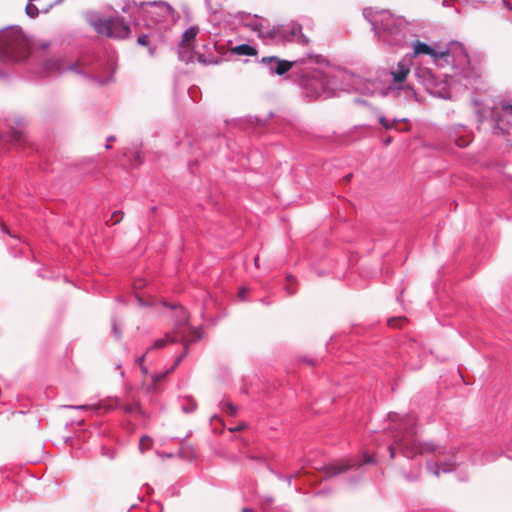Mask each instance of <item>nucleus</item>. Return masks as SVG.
I'll return each mask as SVG.
<instances>
[{
    "mask_svg": "<svg viewBox=\"0 0 512 512\" xmlns=\"http://www.w3.org/2000/svg\"><path fill=\"white\" fill-rule=\"evenodd\" d=\"M415 424L416 417L414 415H407L403 420L401 433L394 436L395 443L400 448L402 454L408 458L428 452L443 454L444 449L441 447H437L432 443H418L416 441V431L413 429Z\"/></svg>",
    "mask_w": 512,
    "mask_h": 512,
    "instance_id": "1",
    "label": "nucleus"
},
{
    "mask_svg": "<svg viewBox=\"0 0 512 512\" xmlns=\"http://www.w3.org/2000/svg\"><path fill=\"white\" fill-rule=\"evenodd\" d=\"M30 52V43L18 27L0 31V57L7 60H23Z\"/></svg>",
    "mask_w": 512,
    "mask_h": 512,
    "instance_id": "2",
    "label": "nucleus"
},
{
    "mask_svg": "<svg viewBox=\"0 0 512 512\" xmlns=\"http://www.w3.org/2000/svg\"><path fill=\"white\" fill-rule=\"evenodd\" d=\"M89 24L98 34L109 38L125 39L131 33L130 27L119 17H92Z\"/></svg>",
    "mask_w": 512,
    "mask_h": 512,
    "instance_id": "3",
    "label": "nucleus"
},
{
    "mask_svg": "<svg viewBox=\"0 0 512 512\" xmlns=\"http://www.w3.org/2000/svg\"><path fill=\"white\" fill-rule=\"evenodd\" d=\"M176 316L178 317V321L174 327L173 334L180 337L181 343L184 345L185 351H187L189 343L200 338V334L198 330L194 327H189L188 333H186V331L182 329V326L187 325L189 320L187 312L185 311L184 308L179 307L176 310ZM183 355L185 356L186 352H184Z\"/></svg>",
    "mask_w": 512,
    "mask_h": 512,
    "instance_id": "4",
    "label": "nucleus"
},
{
    "mask_svg": "<svg viewBox=\"0 0 512 512\" xmlns=\"http://www.w3.org/2000/svg\"><path fill=\"white\" fill-rule=\"evenodd\" d=\"M278 35L280 38L288 42H296L302 45L309 43L308 37H306L302 32V26L297 23H292L287 27L279 30Z\"/></svg>",
    "mask_w": 512,
    "mask_h": 512,
    "instance_id": "5",
    "label": "nucleus"
},
{
    "mask_svg": "<svg viewBox=\"0 0 512 512\" xmlns=\"http://www.w3.org/2000/svg\"><path fill=\"white\" fill-rule=\"evenodd\" d=\"M261 63L266 65L271 72H274L279 76L287 73L295 64V62L279 59L276 56L263 57L261 59Z\"/></svg>",
    "mask_w": 512,
    "mask_h": 512,
    "instance_id": "6",
    "label": "nucleus"
},
{
    "mask_svg": "<svg viewBox=\"0 0 512 512\" xmlns=\"http://www.w3.org/2000/svg\"><path fill=\"white\" fill-rule=\"evenodd\" d=\"M100 407L105 408L107 411L114 409V408H121L125 413L127 414H133V413H142V409L139 406L138 402H132L127 404H121L120 400L115 398L114 400H110L109 404H99L95 405L93 408L98 409Z\"/></svg>",
    "mask_w": 512,
    "mask_h": 512,
    "instance_id": "7",
    "label": "nucleus"
},
{
    "mask_svg": "<svg viewBox=\"0 0 512 512\" xmlns=\"http://www.w3.org/2000/svg\"><path fill=\"white\" fill-rule=\"evenodd\" d=\"M353 466L349 460H342L337 463H332L323 466L319 470L325 475V477H334L348 471Z\"/></svg>",
    "mask_w": 512,
    "mask_h": 512,
    "instance_id": "8",
    "label": "nucleus"
},
{
    "mask_svg": "<svg viewBox=\"0 0 512 512\" xmlns=\"http://www.w3.org/2000/svg\"><path fill=\"white\" fill-rule=\"evenodd\" d=\"M410 74V65L405 62H399L397 64V68L391 71V75L393 77V81L395 83H402L406 80L407 76Z\"/></svg>",
    "mask_w": 512,
    "mask_h": 512,
    "instance_id": "9",
    "label": "nucleus"
},
{
    "mask_svg": "<svg viewBox=\"0 0 512 512\" xmlns=\"http://www.w3.org/2000/svg\"><path fill=\"white\" fill-rule=\"evenodd\" d=\"M414 54L417 56L419 54H427L431 55L435 58H443L448 55V52H440L436 53L430 46L420 41H417L414 45Z\"/></svg>",
    "mask_w": 512,
    "mask_h": 512,
    "instance_id": "10",
    "label": "nucleus"
},
{
    "mask_svg": "<svg viewBox=\"0 0 512 512\" xmlns=\"http://www.w3.org/2000/svg\"><path fill=\"white\" fill-rule=\"evenodd\" d=\"M232 52L237 55H247V56H256L258 53L254 47H252L248 44H241V45L235 46L234 48H232Z\"/></svg>",
    "mask_w": 512,
    "mask_h": 512,
    "instance_id": "11",
    "label": "nucleus"
},
{
    "mask_svg": "<svg viewBox=\"0 0 512 512\" xmlns=\"http://www.w3.org/2000/svg\"><path fill=\"white\" fill-rule=\"evenodd\" d=\"M177 341L175 336H172L170 334H166L164 338L157 339L154 341L153 345L147 349L146 353L153 349H162L164 348L168 343H175Z\"/></svg>",
    "mask_w": 512,
    "mask_h": 512,
    "instance_id": "12",
    "label": "nucleus"
},
{
    "mask_svg": "<svg viewBox=\"0 0 512 512\" xmlns=\"http://www.w3.org/2000/svg\"><path fill=\"white\" fill-rule=\"evenodd\" d=\"M198 31L199 29L197 27H190L188 30H186L183 34V45L190 47L191 43L195 40Z\"/></svg>",
    "mask_w": 512,
    "mask_h": 512,
    "instance_id": "13",
    "label": "nucleus"
},
{
    "mask_svg": "<svg viewBox=\"0 0 512 512\" xmlns=\"http://www.w3.org/2000/svg\"><path fill=\"white\" fill-rule=\"evenodd\" d=\"M153 446V439L149 436H142L140 439L139 450L143 454Z\"/></svg>",
    "mask_w": 512,
    "mask_h": 512,
    "instance_id": "14",
    "label": "nucleus"
},
{
    "mask_svg": "<svg viewBox=\"0 0 512 512\" xmlns=\"http://www.w3.org/2000/svg\"><path fill=\"white\" fill-rule=\"evenodd\" d=\"M440 469L444 472V473H447V472H450L454 469V463L452 462H447V463H443L441 465V467L436 464L434 469H433V473L436 477H438L440 475Z\"/></svg>",
    "mask_w": 512,
    "mask_h": 512,
    "instance_id": "15",
    "label": "nucleus"
},
{
    "mask_svg": "<svg viewBox=\"0 0 512 512\" xmlns=\"http://www.w3.org/2000/svg\"><path fill=\"white\" fill-rule=\"evenodd\" d=\"M183 357H184V355L179 356L176 359L174 366L170 370H168L167 372H165L163 374L153 375L152 376L153 383L156 384L158 381H162L171 371L174 370V368L177 365H179V363L182 361Z\"/></svg>",
    "mask_w": 512,
    "mask_h": 512,
    "instance_id": "16",
    "label": "nucleus"
},
{
    "mask_svg": "<svg viewBox=\"0 0 512 512\" xmlns=\"http://www.w3.org/2000/svg\"><path fill=\"white\" fill-rule=\"evenodd\" d=\"M123 217H124V212L123 211H120V210L114 211L112 213V215H111L110 220H108L106 222V225L109 226L111 223L112 224H117V223L122 221Z\"/></svg>",
    "mask_w": 512,
    "mask_h": 512,
    "instance_id": "17",
    "label": "nucleus"
},
{
    "mask_svg": "<svg viewBox=\"0 0 512 512\" xmlns=\"http://www.w3.org/2000/svg\"><path fill=\"white\" fill-rule=\"evenodd\" d=\"M406 322H407V318L404 316H401V317L389 319L388 325L393 328H400Z\"/></svg>",
    "mask_w": 512,
    "mask_h": 512,
    "instance_id": "18",
    "label": "nucleus"
},
{
    "mask_svg": "<svg viewBox=\"0 0 512 512\" xmlns=\"http://www.w3.org/2000/svg\"><path fill=\"white\" fill-rule=\"evenodd\" d=\"M223 409L230 416H235L236 413H237V407L233 403H231V402H226L224 404Z\"/></svg>",
    "mask_w": 512,
    "mask_h": 512,
    "instance_id": "19",
    "label": "nucleus"
},
{
    "mask_svg": "<svg viewBox=\"0 0 512 512\" xmlns=\"http://www.w3.org/2000/svg\"><path fill=\"white\" fill-rule=\"evenodd\" d=\"M23 139V134L20 131H13L11 134V141L13 142H21Z\"/></svg>",
    "mask_w": 512,
    "mask_h": 512,
    "instance_id": "20",
    "label": "nucleus"
},
{
    "mask_svg": "<svg viewBox=\"0 0 512 512\" xmlns=\"http://www.w3.org/2000/svg\"><path fill=\"white\" fill-rule=\"evenodd\" d=\"M137 43L142 46H147L149 44V37L146 34H143L138 37Z\"/></svg>",
    "mask_w": 512,
    "mask_h": 512,
    "instance_id": "21",
    "label": "nucleus"
},
{
    "mask_svg": "<svg viewBox=\"0 0 512 512\" xmlns=\"http://www.w3.org/2000/svg\"><path fill=\"white\" fill-rule=\"evenodd\" d=\"M145 355H146V353H145L144 355H142V356L138 359V363H139V365H140V369H141V371H142V373H143V374H147V373H148L147 368L143 366V361H144Z\"/></svg>",
    "mask_w": 512,
    "mask_h": 512,
    "instance_id": "22",
    "label": "nucleus"
},
{
    "mask_svg": "<svg viewBox=\"0 0 512 512\" xmlns=\"http://www.w3.org/2000/svg\"><path fill=\"white\" fill-rule=\"evenodd\" d=\"M26 11L27 13L30 15V16H35V12H37V8L32 5V4H29L27 5L26 7Z\"/></svg>",
    "mask_w": 512,
    "mask_h": 512,
    "instance_id": "23",
    "label": "nucleus"
},
{
    "mask_svg": "<svg viewBox=\"0 0 512 512\" xmlns=\"http://www.w3.org/2000/svg\"><path fill=\"white\" fill-rule=\"evenodd\" d=\"M379 121L387 129H390L393 127V123H389L385 117H380Z\"/></svg>",
    "mask_w": 512,
    "mask_h": 512,
    "instance_id": "24",
    "label": "nucleus"
},
{
    "mask_svg": "<svg viewBox=\"0 0 512 512\" xmlns=\"http://www.w3.org/2000/svg\"><path fill=\"white\" fill-rule=\"evenodd\" d=\"M145 285H146V281L143 280V279H139V280L135 281L134 288L135 289H142V288L145 287Z\"/></svg>",
    "mask_w": 512,
    "mask_h": 512,
    "instance_id": "25",
    "label": "nucleus"
},
{
    "mask_svg": "<svg viewBox=\"0 0 512 512\" xmlns=\"http://www.w3.org/2000/svg\"><path fill=\"white\" fill-rule=\"evenodd\" d=\"M374 457L372 455L364 454V463H373Z\"/></svg>",
    "mask_w": 512,
    "mask_h": 512,
    "instance_id": "26",
    "label": "nucleus"
},
{
    "mask_svg": "<svg viewBox=\"0 0 512 512\" xmlns=\"http://www.w3.org/2000/svg\"><path fill=\"white\" fill-rule=\"evenodd\" d=\"M456 143H457V145H458V146H460V147H465V146H467V145H468L469 140H467V139H463V140H461V141H457Z\"/></svg>",
    "mask_w": 512,
    "mask_h": 512,
    "instance_id": "27",
    "label": "nucleus"
},
{
    "mask_svg": "<svg viewBox=\"0 0 512 512\" xmlns=\"http://www.w3.org/2000/svg\"><path fill=\"white\" fill-rule=\"evenodd\" d=\"M388 450H389V453H390V458L394 459V457H395V448H394V446L393 445L389 446Z\"/></svg>",
    "mask_w": 512,
    "mask_h": 512,
    "instance_id": "28",
    "label": "nucleus"
},
{
    "mask_svg": "<svg viewBox=\"0 0 512 512\" xmlns=\"http://www.w3.org/2000/svg\"><path fill=\"white\" fill-rule=\"evenodd\" d=\"M113 331H114L116 337H120L121 336V331L119 330V328L117 327L116 324H113Z\"/></svg>",
    "mask_w": 512,
    "mask_h": 512,
    "instance_id": "29",
    "label": "nucleus"
},
{
    "mask_svg": "<svg viewBox=\"0 0 512 512\" xmlns=\"http://www.w3.org/2000/svg\"><path fill=\"white\" fill-rule=\"evenodd\" d=\"M246 428V425L245 424H241L239 426H237L236 428H233V429H230L231 431H242Z\"/></svg>",
    "mask_w": 512,
    "mask_h": 512,
    "instance_id": "30",
    "label": "nucleus"
},
{
    "mask_svg": "<svg viewBox=\"0 0 512 512\" xmlns=\"http://www.w3.org/2000/svg\"><path fill=\"white\" fill-rule=\"evenodd\" d=\"M246 291H247L246 288H241L239 290V297L243 299Z\"/></svg>",
    "mask_w": 512,
    "mask_h": 512,
    "instance_id": "31",
    "label": "nucleus"
},
{
    "mask_svg": "<svg viewBox=\"0 0 512 512\" xmlns=\"http://www.w3.org/2000/svg\"><path fill=\"white\" fill-rule=\"evenodd\" d=\"M503 3L508 9L512 10V6L507 0H503Z\"/></svg>",
    "mask_w": 512,
    "mask_h": 512,
    "instance_id": "32",
    "label": "nucleus"
},
{
    "mask_svg": "<svg viewBox=\"0 0 512 512\" xmlns=\"http://www.w3.org/2000/svg\"><path fill=\"white\" fill-rule=\"evenodd\" d=\"M287 280H288V282H294L295 278L290 275V276L287 277Z\"/></svg>",
    "mask_w": 512,
    "mask_h": 512,
    "instance_id": "33",
    "label": "nucleus"
},
{
    "mask_svg": "<svg viewBox=\"0 0 512 512\" xmlns=\"http://www.w3.org/2000/svg\"><path fill=\"white\" fill-rule=\"evenodd\" d=\"M351 177H352V174H348L347 176H345V180L349 181L351 179Z\"/></svg>",
    "mask_w": 512,
    "mask_h": 512,
    "instance_id": "34",
    "label": "nucleus"
},
{
    "mask_svg": "<svg viewBox=\"0 0 512 512\" xmlns=\"http://www.w3.org/2000/svg\"><path fill=\"white\" fill-rule=\"evenodd\" d=\"M258 261H259V257L256 256L255 259H254V262H255V265L258 266Z\"/></svg>",
    "mask_w": 512,
    "mask_h": 512,
    "instance_id": "35",
    "label": "nucleus"
},
{
    "mask_svg": "<svg viewBox=\"0 0 512 512\" xmlns=\"http://www.w3.org/2000/svg\"><path fill=\"white\" fill-rule=\"evenodd\" d=\"M41 47H42L43 49H45L46 47H48V43H43V44H41Z\"/></svg>",
    "mask_w": 512,
    "mask_h": 512,
    "instance_id": "36",
    "label": "nucleus"
},
{
    "mask_svg": "<svg viewBox=\"0 0 512 512\" xmlns=\"http://www.w3.org/2000/svg\"><path fill=\"white\" fill-rule=\"evenodd\" d=\"M78 408H80V409H88L89 407L86 406V405H82V406H79Z\"/></svg>",
    "mask_w": 512,
    "mask_h": 512,
    "instance_id": "37",
    "label": "nucleus"
},
{
    "mask_svg": "<svg viewBox=\"0 0 512 512\" xmlns=\"http://www.w3.org/2000/svg\"><path fill=\"white\" fill-rule=\"evenodd\" d=\"M389 418L394 421V416L392 414L389 415Z\"/></svg>",
    "mask_w": 512,
    "mask_h": 512,
    "instance_id": "38",
    "label": "nucleus"
},
{
    "mask_svg": "<svg viewBox=\"0 0 512 512\" xmlns=\"http://www.w3.org/2000/svg\"><path fill=\"white\" fill-rule=\"evenodd\" d=\"M140 303H142V298L140 296H137Z\"/></svg>",
    "mask_w": 512,
    "mask_h": 512,
    "instance_id": "39",
    "label": "nucleus"
},
{
    "mask_svg": "<svg viewBox=\"0 0 512 512\" xmlns=\"http://www.w3.org/2000/svg\"><path fill=\"white\" fill-rule=\"evenodd\" d=\"M243 512H251V510L243 509Z\"/></svg>",
    "mask_w": 512,
    "mask_h": 512,
    "instance_id": "40",
    "label": "nucleus"
}]
</instances>
